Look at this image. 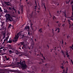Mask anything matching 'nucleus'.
<instances>
[{
  "label": "nucleus",
  "instance_id": "obj_20",
  "mask_svg": "<svg viewBox=\"0 0 73 73\" xmlns=\"http://www.w3.org/2000/svg\"><path fill=\"white\" fill-rule=\"evenodd\" d=\"M67 38H68V39H69V38H70V36L68 35L67 36Z\"/></svg>",
  "mask_w": 73,
  "mask_h": 73
},
{
  "label": "nucleus",
  "instance_id": "obj_63",
  "mask_svg": "<svg viewBox=\"0 0 73 73\" xmlns=\"http://www.w3.org/2000/svg\"><path fill=\"white\" fill-rule=\"evenodd\" d=\"M43 70H41V72H43Z\"/></svg>",
  "mask_w": 73,
  "mask_h": 73
},
{
  "label": "nucleus",
  "instance_id": "obj_4",
  "mask_svg": "<svg viewBox=\"0 0 73 73\" xmlns=\"http://www.w3.org/2000/svg\"><path fill=\"white\" fill-rule=\"evenodd\" d=\"M25 30H27L28 32H30V28H29V26H26L25 27Z\"/></svg>",
  "mask_w": 73,
  "mask_h": 73
},
{
  "label": "nucleus",
  "instance_id": "obj_40",
  "mask_svg": "<svg viewBox=\"0 0 73 73\" xmlns=\"http://www.w3.org/2000/svg\"><path fill=\"white\" fill-rule=\"evenodd\" d=\"M62 44H64V42L63 41V40H62Z\"/></svg>",
  "mask_w": 73,
  "mask_h": 73
},
{
  "label": "nucleus",
  "instance_id": "obj_31",
  "mask_svg": "<svg viewBox=\"0 0 73 73\" xmlns=\"http://www.w3.org/2000/svg\"><path fill=\"white\" fill-rule=\"evenodd\" d=\"M3 53V50H0V53Z\"/></svg>",
  "mask_w": 73,
  "mask_h": 73
},
{
  "label": "nucleus",
  "instance_id": "obj_24",
  "mask_svg": "<svg viewBox=\"0 0 73 73\" xmlns=\"http://www.w3.org/2000/svg\"><path fill=\"white\" fill-rule=\"evenodd\" d=\"M68 23L69 24H70V20H68Z\"/></svg>",
  "mask_w": 73,
  "mask_h": 73
},
{
  "label": "nucleus",
  "instance_id": "obj_37",
  "mask_svg": "<svg viewBox=\"0 0 73 73\" xmlns=\"http://www.w3.org/2000/svg\"><path fill=\"white\" fill-rule=\"evenodd\" d=\"M0 10L1 11V12H3V10H2L1 9V8L0 7Z\"/></svg>",
  "mask_w": 73,
  "mask_h": 73
},
{
  "label": "nucleus",
  "instance_id": "obj_54",
  "mask_svg": "<svg viewBox=\"0 0 73 73\" xmlns=\"http://www.w3.org/2000/svg\"><path fill=\"white\" fill-rule=\"evenodd\" d=\"M3 36H4V37H5V34L3 35Z\"/></svg>",
  "mask_w": 73,
  "mask_h": 73
},
{
  "label": "nucleus",
  "instance_id": "obj_59",
  "mask_svg": "<svg viewBox=\"0 0 73 73\" xmlns=\"http://www.w3.org/2000/svg\"><path fill=\"white\" fill-rule=\"evenodd\" d=\"M64 25H65V24H63L62 25V26H63V27H64Z\"/></svg>",
  "mask_w": 73,
  "mask_h": 73
},
{
  "label": "nucleus",
  "instance_id": "obj_10",
  "mask_svg": "<svg viewBox=\"0 0 73 73\" xmlns=\"http://www.w3.org/2000/svg\"><path fill=\"white\" fill-rule=\"evenodd\" d=\"M41 30H42V28H41L40 29H39L38 30V32H40V33H41V32H42V31H41Z\"/></svg>",
  "mask_w": 73,
  "mask_h": 73
},
{
  "label": "nucleus",
  "instance_id": "obj_39",
  "mask_svg": "<svg viewBox=\"0 0 73 73\" xmlns=\"http://www.w3.org/2000/svg\"><path fill=\"white\" fill-rule=\"evenodd\" d=\"M64 16H65V17H66V14H65L64 15Z\"/></svg>",
  "mask_w": 73,
  "mask_h": 73
},
{
  "label": "nucleus",
  "instance_id": "obj_9",
  "mask_svg": "<svg viewBox=\"0 0 73 73\" xmlns=\"http://www.w3.org/2000/svg\"><path fill=\"white\" fill-rule=\"evenodd\" d=\"M33 25V24L31 23V28L32 30L33 31V27H32V25Z\"/></svg>",
  "mask_w": 73,
  "mask_h": 73
},
{
  "label": "nucleus",
  "instance_id": "obj_56",
  "mask_svg": "<svg viewBox=\"0 0 73 73\" xmlns=\"http://www.w3.org/2000/svg\"><path fill=\"white\" fill-rule=\"evenodd\" d=\"M59 21H57V22H56V23L57 24H58V23Z\"/></svg>",
  "mask_w": 73,
  "mask_h": 73
},
{
  "label": "nucleus",
  "instance_id": "obj_7",
  "mask_svg": "<svg viewBox=\"0 0 73 73\" xmlns=\"http://www.w3.org/2000/svg\"><path fill=\"white\" fill-rule=\"evenodd\" d=\"M44 62V60H43V59H42L41 58L40 59V62H39V64H42V63H43Z\"/></svg>",
  "mask_w": 73,
  "mask_h": 73
},
{
  "label": "nucleus",
  "instance_id": "obj_35",
  "mask_svg": "<svg viewBox=\"0 0 73 73\" xmlns=\"http://www.w3.org/2000/svg\"><path fill=\"white\" fill-rule=\"evenodd\" d=\"M13 9L14 10V11H15V12H16V9H14V8H13Z\"/></svg>",
  "mask_w": 73,
  "mask_h": 73
},
{
  "label": "nucleus",
  "instance_id": "obj_57",
  "mask_svg": "<svg viewBox=\"0 0 73 73\" xmlns=\"http://www.w3.org/2000/svg\"><path fill=\"white\" fill-rule=\"evenodd\" d=\"M65 70H63V72H65Z\"/></svg>",
  "mask_w": 73,
  "mask_h": 73
},
{
  "label": "nucleus",
  "instance_id": "obj_28",
  "mask_svg": "<svg viewBox=\"0 0 73 73\" xmlns=\"http://www.w3.org/2000/svg\"><path fill=\"white\" fill-rule=\"evenodd\" d=\"M5 57H6V60H9V58H7V57H6V56H5Z\"/></svg>",
  "mask_w": 73,
  "mask_h": 73
},
{
  "label": "nucleus",
  "instance_id": "obj_53",
  "mask_svg": "<svg viewBox=\"0 0 73 73\" xmlns=\"http://www.w3.org/2000/svg\"><path fill=\"white\" fill-rule=\"evenodd\" d=\"M69 24L70 25L69 27H71V24H70H70Z\"/></svg>",
  "mask_w": 73,
  "mask_h": 73
},
{
  "label": "nucleus",
  "instance_id": "obj_58",
  "mask_svg": "<svg viewBox=\"0 0 73 73\" xmlns=\"http://www.w3.org/2000/svg\"><path fill=\"white\" fill-rule=\"evenodd\" d=\"M64 14H66V12H65V11L64 13Z\"/></svg>",
  "mask_w": 73,
  "mask_h": 73
},
{
  "label": "nucleus",
  "instance_id": "obj_60",
  "mask_svg": "<svg viewBox=\"0 0 73 73\" xmlns=\"http://www.w3.org/2000/svg\"><path fill=\"white\" fill-rule=\"evenodd\" d=\"M35 42L36 41V39H35Z\"/></svg>",
  "mask_w": 73,
  "mask_h": 73
},
{
  "label": "nucleus",
  "instance_id": "obj_46",
  "mask_svg": "<svg viewBox=\"0 0 73 73\" xmlns=\"http://www.w3.org/2000/svg\"><path fill=\"white\" fill-rule=\"evenodd\" d=\"M28 35H30V32H29H29L28 33Z\"/></svg>",
  "mask_w": 73,
  "mask_h": 73
},
{
  "label": "nucleus",
  "instance_id": "obj_23",
  "mask_svg": "<svg viewBox=\"0 0 73 73\" xmlns=\"http://www.w3.org/2000/svg\"><path fill=\"white\" fill-rule=\"evenodd\" d=\"M63 66H64V65H63V66H62L61 67V68H62V69L63 70H64V67Z\"/></svg>",
  "mask_w": 73,
  "mask_h": 73
},
{
  "label": "nucleus",
  "instance_id": "obj_2",
  "mask_svg": "<svg viewBox=\"0 0 73 73\" xmlns=\"http://www.w3.org/2000/svg\"><path fill=\"white\" fill-rule=\"evenodd\" d=\"M5 16L7 20H9L10 21H12L11 19H12V17H11L9 14H6L5 15Z\"/></svg>",
  "mask_w": 73,
  "mask_h": 73
},
{
  "label": "nucleus",
  "instance_id": "obj_34",
  "mask_svg": "<svg viewBox=\"0 0 73 73\" xmlns=\"http://www.w3.org/2000/svg\"><path fill=\"white\" fill-rule=\"evenodd\" d=\"M56 29H57L58 30V31H60V28H56Z\"/></svg>",
  "mask_w": 73,
  "mask_h": 73
},
{
  "label": "nucleus",
  "instance_id": "obj_43",
  "mask_svg": "<svg viewBox=\"0 0 73 73\" xmlns=\"http://www.w3.org/2000/svg\"><path fill=\"white\" fill-rule=\"evenodd\" d=\"M16 64L17 65H19V62H17Z\"/></svg>",
  "mask_w": 73,
  "mask_h": 73
},
{
  "label": "nucleus",
  "instance_id": "obj_15",
  "mask_svg": "<svg viewBox=\"0 0 73 73\" xmlns=\"http://www.w3.org/2000/svg\"><path fill=\"white\" fill-rule=\"evenodd\" d=\"M68 68H66V72H65L66 73H68Z\"/></svg>",
  "mask_w": 73,
  "mask_h": 73
},
{
  "label": "nucleus",
  "instance_id": "obj_13",
  "mask_svg": "<svg viewBox=\"0 0 73 73\" xmlns=\"http://www.w3.org/2000/svg\"><path fill=\"white\" fill-rule=\"evenodd\" d=\"M41 57H42V58L44 59V60H45V57H44V56H43V54H41Z\"/></svg>",
  "mask_w": 73,
  "mask_h": 73
},
{
  "label": "nucleus",
  "instance_id": "obj_38",
  "mask_svg": "<svg viewBox=\"0 0 73 73\" xmlns=\"http://www.w3.org/2000/svg\"><path fill=\"white\" fill-rule=\"evenodd\" d=\"M58 25L59 27H61V24H59Z\"/></svg>",
  "mask_w": 73,
  "mask_h": 73
},
{
  "label": "nucleus",
  "instance_id": "obj_3",
  "mask_svg": "<svg viewBox=\"0 0 73 73\" xmlns=\"http://www.w3.org/2000/svg\"><path fill=\"white\" fill-rule=\"evenodd\" d=\"M18 38H19V33L17 34V36H16L13 39V41L14 42H16L18 40Z\"/></svg>",
  "mask_w": 73,
  "mask_h": 73
},
{
  "label": "nucleus",
  "instance_id": "obj_62",
  "mask_svg": "<svg viewBox=\"0 0 73 73\" xmlns=\"http://www.w3.org/2000/svg\"><path fill=\"white\" fill-rule=\"evenodd\" d=\"M47 65V64H45V66H46V65Z\"/></svg>",
  "mask_w": 73,
  "mask_h": 73
},
{
  "label": "nucleus",
  "instance_id": "obj_8",
  "mask_svg": "<svg viewBox=\"0 0 73 73\" xmlns=\"http://www.w3.org/2000/svg\"><path fill=\"white\" fill-rule=\"evenodd\" d=\"M5 4L7 5H10V3L9 2H5Z\"/></svg>",
  "mask_w": 73,
  "mask_h": 73
},
{
  "label": "nucleus",
  "instance_id": "obj_47",
  "mask_svg": "<svg viewBox=\"0 0 73 73\" xmlns=\"http://www.w3.org/2000/svg\"><path fill=\"white\" fill-rule=\"evenodd\" d=\"M66 54L67 56V55H68L69 54V53H66Z\"/></svg>",
  "mask_w": 73,
  "mask_h": 73
},
{
  "label": "nucleus",
  "instance_id": "obj_12",
  "mask_svg": "<svg viewBox=\"0 0 73 73\" xmlns=\"http://www.w3.org/2000/svg\"><path fill=\"white\" fill-rule=\"evenodd\" d=\"M33 46H34V44H33L31 46V49H33Z\"/></svg>",
  "mask_w": 73,
  "mask_h": 73
},
{
  "label": "nucleus",
  "instance_id": "obj_36",
  "mask_svg": "<svg viewBox=\"0 0 73 73\" xmlns=\"http://www.w3.org/2000/svg\"><path fill=\"white\" fill-rule=\"evenodd\" d=\"M72 16H73V10H72Z\"/></svg>",
  "mask_w": 73,
  "mask_h": 73
},
{
  "label": "nucleus",
  "instance_id": "obj_1",
  "mask_svg": "<svg viewBox=\"0 0 73 73\" xmlns=\"http://www.w3.org/2000/svg\"><path fill=\"white\" fill-rule=\"evenodd\" d=\"M25 64V61H23L21 63V59L20 60V62H19V64H21V65L23 69H26L27 67V65Z\"/></svg>",
  "mask_w": 73,
  "mask_h": 73
},
{
  "label": "nucleus",
  "instance_id": "obj_27",
  "mask_svg": "<svg viewBox=\"0 0 73 73\" xmlns=\"http://www.w3.org/2000/svg\"><path fill=\"white\" fill-rule=\"evenodd\" d=\"M21 36H22V38H23L24 37V35H21Z\"/></svg>",
  "mask_w": 73,
  "mask_h": 73
},
{
  "label": "nucleus",
  "instance_id": "obj_33",
  "mask_svg": "<svg viewBox=\"0 0 73 73\" xmlns=\"http://www.w3.org/2000/svg\"><path fill=\"white\" fill-rule=\"evenodd\" d=\"M67 56V57H68V58H69V56H70V55H69L68 54Z\"/></svg>",
  "mask_w": 73,
  "mask_h": 73
},
{
  "label": "nucleus",
  "instance_id": "obj_64",
  "mask_svg": "<svg viewBox=\"0 0 73 73\" xmlns=\"http://www.w3.org/2000/svg\"><path fill=\"white\" fill-rule=\"evenodd\" d=\"M65 73V71L64 72H62V73Z\"/></svg>",
  "mask_w": 73,
  "mask_h": 73
},
{
  "label": "nucleus",
  "instance_id": "obj_21",
  "mask_svg": "<svg viewBox=\"0 0 73 73\" xmlns=\"http://www.w3.org/2000/svg\"><path fill=\"white\" fill-rule=\"evenodd\" d=\"M11 26H12V25H11L10 24L9 26V27L8 28H11Z\"/></svg>",
  "mask_w": 73,
  "mask_h": 73
},
{
  "label": "nucleus",
  "instance_id": "obj_55",
  "mask_svg": "<svg viewBox=\"0 0 73 73\" xmlns=\"http://www.w3.org/2000/svg\"><path fill=\"white\" fill-rule=\"evenodd\" d=\"M37 12L38 13H39L40 12V11H37Z\"/></svg>",
  "mask_w": 73,
  "mask_h": 73
},
{
  "label": "nucleus",
  "instance_id": "obj_51",
  "mask_svg": "<svg viewBox=\"0 0 73 73\" xmlns=\"http://www.w3.org/2000/svg\"><path fill=\"white\" fill-rule=\"evenodd\" d=\"M9 9H10V10L11 9V7H9Z\"/></svg>",
  "mask_w": 73,
  "mask_h": 73
},
{
  "label": "nucleus",
  "instance_id": "obj_52",
  "mask_svg": "<svg viewBox=\"0 0 73 73\" xmlns=\"http://www.w3.org/2000/svg\"><path fill=\"white\" fill-rule=\"evenodd\" d=\"M52 32H54V30H53V29H52Z\"/></svg>",
  "mask_w": 73,
  "mask_h": 73
},
{
  "label": "nucleus",
  "instance_id": "obj_61",
  "mask_svg": "<svg viewBox=\"0 0 73 73\" xmlns=\"http://www.w3.org/2000/svg\"><path fill=\"white\" fill-rule=\"evenodd\" d=\"M12 17H16L15 16H12Z\"/></svg>",
  "mask_w": 73,
  "mask_h": 73
},
{
  "label": "nucleus",
  "instance_id": "obj_44",
  "mask_svg": "<svg viewBox=\"0 0 73 73\" xmlns=\"http://www.w3.org/2000/svg\"><path fill=\"white\" fill-rule=\"evenodd\" d=\"M47 47H48V49H49V46L48 45V44H47Z\"/></svg>",
  "mask_w": 73,
  "mask_h": 73
},
{
  "label": "nucleus",
  "instance_id": "obj_50",
  "mask_svg": "<svg viewBox=\"0 0 73 73\" xmlns=\"http://www.w3.org/2000/svg\"><path fill=\"white\" fill-rule=\"evenodd\" d=\"M57 31V29H56L55 30V31L56 32Z\"/></svg>",
  "mask_w": 73,
  "mask_h": 73
},
{
  "label": "nucleus",
  "instance_id": "obj_41",
  "mask_svg": "<svg viewBox=\"0 0 73 73\" xmlns=\"http://www.w3.org/2000/svg\"><path fill=\"white\" fill-rule=\"evenodd\" d=\"M61 12V11H57V13H59V12Z\"/></svg>",
  "mask_w": 73,
  "mask_h": 73
},
{
  "label": "nucleus",
  "instance_id": "obj_42",
  "mask_svg": "<svg viewBox=\"0 0 73 73\" xmlns=\"http://www.w3.org/2000/svg\"><path fill=\"white\" fill-rule=\"evenodd\" d=\"M60 30H58V32H57L58 33H60Z\"/></svg>",
  "mask_w": 73,
  "mask_h": 73
},
{
  "label": "nucleus",
  "instance_id": "obj_14",
  "mask_svg": "<svg viewBox=\"0 0 73 73\" xmlns=\"http://www.w3.org/2000/svg\"><path fill=\"white\" fill-rule=\"evenodd\" d=\"M4 12H5V13H7V10L6 9H4Z\"/></svg>",
  "mask_w": 73,
  "mask_h": 73
},
{
  "label": "nucleus",
  "instance_id": "obj_26",
  "mask_svg": "<svg viewBox=\"0 0 73 73\" xmlns=\"http://www.w3.org/2000/svg\"><path fill=\"white\" fill-rule=\"evenodd\" d=\"M61 52H62V54H64V55H65V54H64V51H63L62 50H61Z\"/></svg>",
  "mask_w": 73,
  "mask_h": 73
},
{
  "label": "nucleus",
  "instance_id": "obj_5",
  "mask_svg": "<svg viewBox=\"0 0 73 73\" xmlns=\"http://www.w3.org/2000/svg\"><path fill=\"white\" fill-rule=\"evenodd\" d=\"M22 48L23 49H24V48H25V49H30V50L31 49V48L27 46V47L25 46V45H24L23 46V47H22Z\"/></svg>",
  "mask_w": 73,
  "mask_h": 73
},
{
  "label": "nucleus",
  "instance_id": "obj_17",
  "mask_svg": "<svg viewBox=\"0 0 73 73\" xmlns=\"http://www.w3.org/2000/svg\"><path fill=\"white\" fill-rule=\"evenodd\" d=\"M53 19L54 20L55 19H56V17L55 16L53 17Z\"/></svg>",
  "mask_w": 73,
  "mask_h": 73
},
{
  "label": "nucleus",
  "instance_id": "obj_18",
  "mask_svg": "<svg viewBox=\"0 0 73 73\" xmlns=\"http://www.w3.org/2000/svg\"><path fill=\"white\" fill-rule=\"evenodd\" d=\"M21 44L22 45H24V42H21Z\"/></svg>",
  "mask_w": 73,
  "mask_h": 73
},
{
  "label": "nucleus",
  "instance_id": "obj_48",
  "mask_svg": "<svg viewBox=\"0 0 73 73\" xmlns=\"http://www.w3.org/2000/svg\"><path fill=\"white\" fill-rule=\"evenodd\" d=\"M68 61H66V62L65 63H68Z\"/></svg>",
  "mask_w": 73,
  "mask_h": 73
},
{
  "label": "nucleus",
  "instance_id": "obj_16",
  "mask_svg": "<svg viewBox=\"0 0 73 73\" xmlns=\"http://www.w3.org/2000/svg\"><path fill=\"white\" fill-rule=\"evenodd\" d=\"M43 6L44 7V8H45V11H46V7H45V5L44 4H43Z\"/></svg>",
  "mask_w": 73,
  "mask_h": 73
},
{
  "label": "nucleus",
  "instance_id": "obj_49",
  "mask_svg": "<svg viewBox=\"0 0 73 73\" xmlns=\"http://www.w3.org/2000/svg\"><path fill=\"white\" fill-rule=\"evenodd\" d=\"M53 50V49H51V52H52V50Z\"/></svg>",
  "mask_w": 73,
  "mask_h": 73
},
{
  "label": "nucleus",
  "instance_id": "obj_19",
  "mask_svg": "<svg viewBox=\"0 0 73 73\" xmlns=\"http://www.w3.org/2000/svg\"><path fill=\"white\" fill-rule=\"evenodd\" d=\"M9 53H10V54H11L12 53V50H9Z\"/></svg>",
  "mask_w": 73,
  "mask_h": 73
},
{
  "label": "nucleus",
  "instance_id": "obj_22",
  "mask_svg": "<svg viewBox=\"0 0 73 73\" xmlns=\"http://www.w3.org/2000/svg\"><path fill=\"white\" fill-rule=\"evenodd\" d=\"M10 39H11V38H10V40L9 41V43H11V42H12V40H10Z\"/></svg>",
  "mask_w": 73,
  "mask_h": 73
},
{
  "label": "nucleus",
  "instance_id": "obj_6",
  "mask_svg": "<svg viewBox=\"0 0 73 73\" xmlns=\"http://www.w3.org/2000/svg\"><path fill=\"white\" fill-rule=\"evenodd\" d=\"M20 4L19 5V6H20V8L21 9V11L22 12H23V5H21V2H20Z\"/></svg>",
  "mask_w": 73,
  "mask_h": 73
},
{
  "label": "nucleus",
  "instance_id": "obj_25",
  "mask_svg": "<svg viewBox=\"0 0 73 73\" xmlns=\"http://www.w3.org/2000/svg\"><path fill=\"white\" fill-rule=\"evenodd\" d=\"M6 41V40L5 39H4V42L2 43V44H4V42H5V41Z\"/></svg>",
  "mask_w": 73,
  "mask_h": 73
},
{
  "label": "nucleus",
  "instance_id": "obj_11",
  "mask_svg": "<svg viewBox=\"0 0 73 73\" xmlns=\"http://www.w3.org/2000/svg\"><path fill=\"white\" fill-rule=\"evenodd\" d=\"M70 0H68V1H66V4H69V2H70Z\"/></svg>",
  "mask_w": 73,
  "mask_h": 73
},
{
  "label": "nucleus",
  "instance_id": "obj_45",
  "mask_svg": "<svg viewBox=\"0 0 73 73\" xmlns=\"http://www.w3.org/2000/svg\"><path fill=\"white\" fill-rule=\"evenodd\" d=\"M8 38H9V36H7V41H8Z\"/></svg>",
  "mask_w": 73,
  "mask_h": 73
},
{
  "label": "nucleus",
  "instance_id": "obj_30",
  "mask_svg": "<svg viewBox=\"0 0 73 73\" xmlns=\"http://www.w3.org/2000/svg\"><path fill=\"white\" fill-rule=\"evenodd\" d=\"M4 48V47H2L1 48H0V50H1V49H3V48Z\"/></svg>",
  "mask_w": 73,
  "mask_h": 73
},
{
  "label": "nucleus",
  "instance_id": "obj_29",
  "mask_svg": "<svg viewBox=\"0 0 73 73\" xmlns=\"http://www.w3.org/2000/svg\"><path fill=\"white\" fill-rule=\"evenodd\" d=\"M71 6H72V10H73V5L72 4Z\"/></svg>",
  "mask_w": 73,
  "mask_h": 73
},
{
  "label": "nucleus",
  "instance_id": "obj_32",
  "mask_svg": "<svg viewBox=\"0 0 73 73\" xmlns=\"http://www.w3.org/2000/svg\"><path fill=\"white\" fill-rule=\"evenodd\" d=\"M49 15L50 16L52 17V15H51V14H50V12H49Z\"/></svg>",
  "mask_w": 73,
  "mask_h": 73
}]
</instances>
